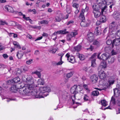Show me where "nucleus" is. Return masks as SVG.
<instances>
[{"mask_svg": "<svg viewBox=\"0 0 120 120\" xmlns=\"http://www.w3.org/2000/svg\"><path fill=\"white\" fill-rule=\"evenodd\" d=\"M120 44V38L115 39L113 41L112 45V48H113L114 47V45H118Z\"/></svg>", "mask_w": 120, "mask_h": 120, "instance_id": "11", "label": "nucleus"}, {"mask_svg": "<svg viewBox=\"0 0 120 120\" xmlns=\"http://www.w3.org/2000/svg\"><path fill=\"white\" fill-rule=\"evenodd\" d=\"M106 12L103 11V14L101 12V15L100 16V20L102 22H106L107 19L105 16V14L104 13H105Z\"/></svg>", "mask_w": 120, "mask_h": 120, "instance_id": "14", "label": "nucleus"}, {"mask_svg": "<svg viewBox=\"0 0 120 120\" xmlns=\"http://www.w3.org/2000/svg\"><path fill=\"white\" fill-rule=\"evenodd\" d=\"M82 90H80V88L78 87L77 86L75 85L72 86L70 89V91L71 93L74 94V95L71 97L73 104H74V100L75 99V95L78 93L79 92H80Z\"/></svg>", "mask_w": 120, "mask_h": 120, "instance_id": "2", "label": "nucleus"}, {"mask_svg": "<svg viewBox=\"0 0 120 120\" xmlns=\"http://www.w3.org/2000/svg\"><path fill=\"white\" fill-rule=\"evenodd\" d=\"M94 34L96 35L101 34V33L100 27H97L95 29L94 32Z\"/></svg>", "mask_w": 120, "mask_h": 120, "instance_id": "20", "label": "nucleus"}, {"mask_svg": "<svg viewBox=\"0 0 120 120\" xmlns=\"http://www.w3.org/2000/svg\"><path fill=\"white\" fill-rule=\"evenodd\" d=\"M83 87L86 90H87L88 89V86L86 84H84L83 85Z\"/></svg>", "mask_w": 120, "mask_h": 120, "instance_id": "61", "label": "nucleus"}, {"mask_svg": "<svg viewBox=\"0 0 120 120\" xmlns=\"http://www.w3.org/2000/svg\"><path fill=\"white\" fill-rule=\"evenodd\" d=\"M78 33L77 32H72L70 34L67 35V39L68 41H70L71 38L73 37H75V36Z\"/></svg>", "mask_w": 120, "mask_h": 120, "instance_id": "7", "label": "nucleus"}, {"mask_svg": "<svg viewBox=\"0 0 120 120\" xmlns=\"http://www.w3.org/2000/svg\"><path fill=\"white\" fill-rule=\"evenodd\" d=\"M82 20H84L85 19L84 14H80L79 17Z\"/></svg>", "mask_w": 120, "mask_h": 120, "instance_id": "49", "label": "nucleus"}, {"mask_svg": "<svg viewBox=\"0 0 120 120\" xmlns=\"http://www.w3.org/2000/svg\"><path fill=\"white\" fill-rule=\"evenodd\" d=\"M35 74L37 75L39 78H40L41 76L40 72L38 71H35L33 72H32V74Z\"/></svg>", "mask_w": 120, "mask_h": 120, "instance_id": "31", "label": "nucleus"}, {"mask_svg": "<svg viewBox=\"0 0 120 120\" xmlns=\"http://www.w3.org/2000/svg\"><path fill=\"white\" fill-rule=\"evenodd\" d=\"M107 60L109 64H111L114 62L115 60V58L112 57V56H108Z\"/></svg>", "mask_w": 120, "mask_h": 120, "instance_id": "17", "label": "nucleus"}, {"mask_svg": "<svg viewBox=\"0 0 120 120\" xmlns=\"http://www.w3.org/2000/svg\"><path fill=\"white\" fill-rule=\"evenodd\" d=\"M112 42H112V41L110 39H108L106 42V44L107 45H111V46L112 44Z\"/></svg>", "mask_w": 120, "mask_h": 120, "instance_id": "41", "label": "nucleus"}, {"mask_svg": "<svg viewBox=\"0 0 120 120\" xmlns=\"http://www.w3.org/2000/svg\"><path fill=\"white\" fill-rule=\"evenodd\" d=\"M55 20L56 22H60L62 19H64L63 17L62 14H60L55 17Z\"/></svg>", "mask_w": 120, "mask_h": 120, "instance_id": "15", "label": "nucleus"}, {"mask_svg": "<svg viewBox=\"0 0 120 120\" xmlns=\"http://www.w3.org/2000/svg\"><path fill=\"white\" fill-rule=\"evenodd\" d=\"M69 58L70 59V60H69V62L72 63H73L75 60L74 57L73 56H71Z\"/></svg>", "mask_w": 120, "mask_h": 120, "instance_id": "40", "label": "nucleus"}, {"mask_svg": "<svg viewBox=\"0 0 120 120\" xmlns=\"http://www.w3.org/2000/svg\"><path fill=\"white\" fill-rule=\"evenodd\" d=\"M20 80V79L18 77L14 79L13 80H9L8 81V85L11 84L12 82H14L15 83H18Z\"/></svg>", "mask_w": 120, "mask_h": 120, "instance_id": "13", "label": "nucleus"}, {"mask_svg": "<svg viewBox=\"0 0 120 120\" xmlns=\"http://www.w3.org/2000/svg\"><path fill=\"white\" fill-rule=\"evenodd\" d=\"M34 80L33 79L30 80V81L28 83V85H27L28 86H30L31 85V87L33 88H34V86H36V85H35L34 84Z\"/></svg>", "mask_w": 120, "mask_h": 120, "instance_id": "26", "label": "nucleus"}, {"mask_svg": "<svg viewBox=\"0 0 120 120\" xmlns=\"http://www.w3.org/2000/svg\"><path fill=\"white\" fill-rule=\"evenodd\" d=\"M0 25H4L5 24L7 25H8V23L5 21H3L2 20H0Z\"/></svg>", "mask_w": 120, "mask_h": 120, "instance_id": "43", "label": "nucleus"}, {"mask_svg": "<svg viewBox=\"0 0 120 120\" xmlns=\"http://www.w3.org/2000/svg\"><path fill=\"white\" fill-rule=\"evenodd\" d=\"M117 53V52H116L113 50L111 52L112 55H116Z\"/></svg>", "mask_w": 120, "mask_h": 120, "instance_id": "54", "label": "nucleus"}, {"mask_svg": "<svg viewBox=\"0 0 120 120\" xmlns=\"http://www.w3.org/2000/svg\"><path fill=\"white\" fill-rule=\"evenodd\" d=\"M63 63V62L62 61V60H60V61L56 64L57 65H61Z\"/></svg>", "mask_w": 120, "mask_h": 120, "instance_id": "63", "label": "nucleus"}, {"mask_svg": "<svg viewBox=\"0 0 120 120\" xmlns=\"http://www.w3.org/2000/svg\"><path fill=\"white\" fill-rule=\"evenodd\" d=\"M116 103L118 106H120V99H119L117 100Z\"/></svg>", "mask_w": 120, "mask_h": 120, "instance_id": "58", "label": "nucleus"}, {"mask_svg": "<svg viewBox=\"0 0 120 120\" xmlns=\"http://www.w3.org/2000/svg\"><path fill=\"white\" fill-rule=\"evenodd\" d=\"M3 56L4 58L5 59L8 58V56L6 54H3Z\"/></svg>", "mask_w": 120, "mask_h": 120, "instance_id": "57", "label": "nucleus"}, {"mask_svg": "<svg viewBox=\"0 0 120 120\" xmlns=\"http://www.w3.org/2000/svg\"><path fill=\"white\" fill-rule=\"evenodd\" d=\"M21 51L18 52L16 56L19 59H20L23 56L24 53H20Z\"/></svg>", "mask_w": 120, "mask_h": 120, "instance_id": "29", "label": "nucleus"}, {"mask_svg": "<svg viewBox=\"0 0 120 120\" xmlns=\"http://www.w3.org/2000/svg\"><path fill=\"white\" fill-rule=\"evenodd\" d=\"M40 23L41 24H47L48 23V22L47 20H43L41 21L40 22Z\"/></svg>", "mask_w": 120, "mask_h": 120, "instance_id": "47", "label": "nucleus"}, {"mask_svg": "<svg viewBox=\"0 0 120 120\" xmlns=\"http://www.w3.org/2000/svg\"><path fill=\"white\" fill-rule=\"evenodd\" d=\"M74 73V72L72 71L68 73L67 75V77L68 78L71 77L72 76Z\"/></svg>", "mask_w": 120, "mask_h": 120, "instance_id": "39", "label": "nucleus"}, {"mask_svg": "<svg viewBox=\"0 0 120 120\" xmlns=\"http://www.w3.org/2000/svg\"><path fill=\"white\" fill-rule=\"evenodd\" d=\"M28 69L27 67H24V68L22 69V71H23L24 72L26 71H27L28 70Z\"/></svg>", "mask_w": 120, "mask_h": 120, "instance_id": "55", "label": "nucleus"}, {"mask_svg": "<svg viewBox=\"0 0 120 120\" xmlns=\"http://www.w3.org/2000/svg\"><path fill=\"white\" fill-rule=\"evenodd\" d=\"M116 34L117 35L120 37V30H118Z\"/></svg>", "mask_w": 120, "mask_h": 120, "instance_id": "64", "label": "nucleus"}, {"mask_svg": "<svg viewBox=\"0 0 120 120\" xmlns=\"http://www.w3.org/2000/svg\"><path fill=\"white\" fill-rule=\"evenodd\" d=\"M17 22L14 21H11L9 23L10 26H15L16 25Z\"/></svg>", "mask_w": 120, "mask_h": 120, "instance_id": "45", "label": "nucleus"}, {"mask_svg": "<svg viewBox=\"0 0 120 120\" xmlns=\"http://www.w3.org/2000/svg\"><path fill=\"white\" fill-rule=\"evenodd\" d=\"M66 29H65L64 30H59L56 32V34H65L68 33V31H66Z\"/></svg>", "mask_w": 120, "mask_h": 120, "instance_id": "25", "label": "nucleus"}, {"mask_svg": "<svg viewBox=\"0 0 120 120\" xmlns=\"http://www.w3.org/2000/svg\"><path fill=\"white\" fill-rule=\"evenodd\" d=\"M87 38L88 40L90 42H91L92 41L94 38L93 33L91 32L87 34Z\"/></svg>", "mask_w": 120, "mask_h": 120, "instance_id": "9", "label": "nucleus"}, {"mask_svg": "<svg viewBox=\"0 0 120 120\" xmlns=\"http://www.w3.org/2000/svg\"><path fill=\"white\" fill-rule=\"evenodd\" d=\"M115 81L114 79H109L108 81V83L109 84V85H110L111 84H113Z\"/></svg>", "mask_w": 120, "mask_h": 120, "instance_id": "36", "label": "nucleus"}, {"mask_svg": "<svg viewBox=\"0 0 120 120\" xmlns=\"http://www.w3.org/2000/svg\"><path fill=\"white\" fill-rule=\"evenodd\" d=\"M13 44L17 48L19 49L21 48L20 45L19 44V43L15 41H14L13 42Z\"/></svg>", "mask_w": 120, "mask_h": 120, "instance_id": "33", "label": "nucleus"}, {"mask_svg": "<svg viewBox=\"0 0 120 120\" xmlns=\"http://www.w3.org/2000/svg\"><path fill=\"white\" fill-rule=\"evenodd\" d=\"M70 56L69 54L68 53H67L66 55V56L67 58V60H68L69 62V60H70V59L69 58L70 57Z\"/></svg>", "mask_w": 120, "mask_h": 120, "instance_id": "53", "label": "nucleus"}, {"mask_svg": "<svg viewBox=\"0 0 120 120\" xmlns=\"http://www.w3.org/2000/svg\"><path fill=\"white\" fill-rule=\"evenodd\" d=\"M33 88L31 87V85L28 86H27L26 87V86L24 88V94H26L30 92L31 90L32 89H33Z\"/></svg>", "mask_w": 120, "mask_h": 120, "instance_id": "10", "label": "nucleus"}, {"mask_svg": "<svg viewBox=\"0 0 120 120\" xmlns=\"http://www.w3.org/2000/svg\"><path fill=\"white\" fill-rule=\"evenodd\" d=\"M38 85H43L44 83V80L42 79H39L38 81Z\"/></svg>", "mask_w": 120, "mask_h": 120, "instance_id": "28", "label": "nucleus"}, {"mask_svg": "<svg viewBox=\"0 0 120 120\" xmlns=\"http://www.w3.org/2000/svg\"><path fill=\"white\" fill-rule=\"evenodd\" d=\"M74 49L77 52L79 51L81 49V46L79 45L75 47Z\"/></svg>", "mask_w": 120, "mask_h": 120, "instance_id": "34", "label": "nucleus"}, {"mask_svg": "<svg viewBox=\"0 0 120 120\" xmlns=\"http://www.w3.org/2000/svg\"><path fill=\"white\" fill-rule=\"evenodd\" d=\"M93 44L97 47H99L100 45V41L98 39H95L93 41Z\"/></svg>", "mask_w": 120, "mask_h": 120, "instance_id": "18", "label": "nucleus"}, {"mask_svg": "<svg viewBox=\"0 0 120 120\" xmlns=\"http://www.w3.org/2000/svg\"><path fill=\"white\" fill-rule=\"evenodd\" d=\"M117 88L114 89V96H115L116 95H117L116 97L120 96V91L118 90V89L120 90V83H118L116 86Z\"/></svg>", "mask_w": 120, "mask_h": 120, "instance_id": "4", "label": "nucleus"}, {"mask_svg": "<svg viewBox=\"0 0 120 120\" xmlns=\"http://www.w3.org/2000/svg\"><path fill=\"white\" fill-rule=\"evenodd\" d=\"M33 79L32 77L30 76H28L26 78V82L28 83L31 80Z\"/></svg>", "mask_w": 120, "mask_h": 120, "instance_id": "32", "label": "nucleus"}, {"mask_svg": "<svg viewBox=\"0 0 120 120\" xmlns=\"http://www.w3.org/2000/svg\"><path fill=\"white\" fill-rule=\"evenodd\" d=\"M100 6L99 5L95 4L93 5V11H98L99 10Z\"/></svg>", "mask_w": 120, "mask_h": 120, "instance_id": "24", "label": "nucleus"}, {"mask_svg": "<svg viewBox=\"0 0 120 120\" xmlns=\"http://www.w3.org/2000/svg\"><path fill=\"white\" fill-rule=\"evenodd\" d=\"M77 56L78 58H79L81 60H83L84 59V55L82 54H80L79 53H77Z\"/></svg>", "mask_w": 120, "mask_h": 120, "instance_id": "30", "label": "nucleus"}, {"mask_svg": "<svg viewBox=\"0 0 120 120\" xmlns=\"http://www.w3.org/2000/svg\"><path fill=\"white\" fill-rule=\"evenodd\" d=\"M98 71V75L99 78L101 79H104L106 77V75L105 72L101 70Z\"/></svg>", "mask_w": 120, "mask_h": 120, "instance_id": "8", "label": "nucleus"}, {"mask_svg": "<svg viewBox=\"0 0 120 120\" xmlns=\"http://www.w3.org/2000/svg\"><path fill=\"white\" fill-rule=\"evenodd\" d=\"M68 14H70L71 13V8L69 6H67L66 8Z\"/></svg>", "mask_w": 120, "mask_h": 120, "instance_id": "48", "label": "nucleus"}, {"mask_svg": "<svg viewBox=\"0 0 120 120\" xmlns=\"http://www.w3.org/2000/svg\"><path fill=\"white\" fill-rule=\"evenodd\" d=\"M72 6L74 7L77 8L79 7V5L78 4L74 3L73 4Z\"/></svg>", "mask_w": 120, "mask_h": 120, "instance_id": "50", "label": "nucleus"}, {"mask_svg": "<svg viewBox=\"0 0 120 120\" xmlns=\"http://www.w3.org/2000/svg\"><path fill=\"white\" fill-rule=\"evenodd\" d=\"M90 79L91 81L95 83L97 82L98 79L97 76L95 75H92L90 77Z\"/></svg>", "mask_w": 120, "mask_h": 120, "instance_id": "22", "label": "nucleus"}, {"mask_svg": "<svg viewBox=\"0 0 120 120\" xmlns=\"http://www.w3.org/2000/svg\"><path fill=\"white\" fill-rule=\"evenodd\" d=\"M97 54L96 53H95L93 54L89 58L90 60L91 61H92V60L94 59H96L95 58Z\"/></svg>", "mask_w": 120, "mask_h": 120, "instance_id": "35", "label": "nucleus"}, {"mask_svg": "<svg viewBox=\"0 0 120 120\" xmlns=\"http://www.w3.org/2000/svg\"><path fill=\"white\" fill-rule=\"evenodd\" d=\"M93 13L94 14V17L96 18H98L101 15V13L99 10L98 11H93Z\"/></svg>", "mask_w": 120, "mask_h": 120, "instance_id": "19", "label": "nucleus"}, {"mask_svg": "<svg viewBox=\"0 0 120 120\" xmlns=\"http://www.w3.org/2000/svg\"><path fill=\"white\" fill-rule=\"evenodd\" d=\"M37 86H36L34 87L30 92L31 94L35 96L36 98H42L43 94L46 92H49L50 91V88L48 86H46L44 87H41L39 89V90L37 91L36 87Z\"/></svg>", "mask_w": 120, "mask_h": 120, "instance_id": "1", "label": "nucleus"}, {"mask_svg": "<svg viewBox=\"0 0 120 120\" xmlns=\"http://www.w3.org/2000/svg\"><path fill=\"white\" fill-rule=\"evenodd\" d=\"M5 8V9L10 12L13 13L14 12V10L13 8L9 5L6 6Z\"/></svg>", "mask_w": 120, "mask_h": 120, "instance_id": "23", "label": "nucleus"}, {"mask_svg": "<svg viewBox=\"0 0 120 120\" xmlns=\"http://www.w3.org/2000/svg\"><path fill=\"white\" fill-rule=\"evenodd\" d=\"M101 103L102 105L104 106H106L107 105V102L104 100H103L101 101Z\"/></svg>", "mask_w": 120, "mask_h": 120, "instance_id": "42", "label": "nucleus"}, {"mask_svg": "<svg viewBox=\"0 0 120 120\" xmlns=\"http://www.w3.org/2000/svg\"><path fill=\"white\" fill-rule=\"evenodd\" d=\"M84 21L85 20H82L80 23L81 26L82 27H85L88 25V24L86 21Z\"/></svg>", "mask_w": 120, "mask_h": 120, "instance_id": "27", "label": "nucleus"}, {"mask_svg": "<svg viewBox=\"0 0 120 120\" xmlns=\"http://www.w3.org/2000/svg\"><path fill=\"white\" fill-rule=\"evenodd\" d=\"M107 64L105 62L103 61L100 63V65L98 67V71H99L101 70V68H106Z\"/></svg>", "mask_w": 120, "mask_h": 120, "instance_id": "12", "label": "nucleus"}, {"mask_svg": "<svg viewBox=\"0 0 120 120\" xmlns=\"http://www.w3.org/2000/svg\"><path fill=\"white\" fill-rule=\"evenodd\" d=\"M97 4L99 5H101V6L103 7L104 6V7H102V8H101V13L102 14H103V11L106 12L107 10V8L108 7V6H107L105 4H104L103 3V0H96Z\"/></svg>", "mask_w": 120, "mask_h": 120, "instance_id": "3", "label": "nucleus"}, {"mask_svg": "<svg viewBox=\"0 0 120 120\" xmlns=\"http://www.w3.org/2000/svg\"><path fill=\"white\" fill-rule=\"evenodd\" d=\"M96 59H94L92 60L91 61V66L93 67H95L96 66V64L95 63Z\"/></svg>", "mask_w": 120, "mask_h": 120, "instance_id": "37", "label": "nucleus"}, {"mask_svg": "<svg viewBox=\"0 0 120 120\" xmlns=\"http://www.w3.org/2000/svg\"><path fill=\"white\" fill-rule=\"evenodd\" d=\"M22 71L20 69H18L17 71V73L19 74H20L22 72Z\"/></svg>", "mask_w": 120, "mask_h": 120, "instance_id": "62", "label": "nucleus"}, {"mask_svg": "<svg viewBox=\"0 0 120 120\" xmlns=\"http://www.w3.org/2000/svg\"><path fill=\"white\" fill-rule=\"evenodd\" d=\"M57 50L56 49H53L51 50L50 51V52L53 54H54L56 52Z\"/></svg>", "mask_w": 120, "mask_h": 120, "instance_id": "51", "label": "nucleus"}, {"mask_svg": "<svg viewBox=\"0 0 120 120\" xmlns=\"http://www.w3.org/2000/svg\"><path fill=\"white\" fill-rule=\"evenodd\" d=\"M32 59H30L29 60L26 61V64H31V63L32 62Z\"/></svg>", "mask_w": 120, "mask_h": 120, "instance_id": "56", "label": "nucleus"}, {"mask_svg": "<svg viewBox=\"0 0 120 120\" xmlns=\"http://www.w3.org/2000/svg\"><path fill=\"white\" fill-rule=\"evenodd\" d=\"M18 89V88H16V86L13 85L10 88V90L11 92L16 93L17 92Z\"/></svg>", "mask_w": 120, "mask_h": 120, "instance_id": "21", "label": "nucleus"}, {"mask_svg": "<svg viewBox=\"0 0 120 120\" xmlns=\"http://www.w3.org/2000/svg\"><path fill=\"white\" fill-rule=\"evenodd\" d=\"M87 96L86 95H85L83 98L84 100L86 101H88V99L87 98Z\"/></svg>", "mask_w": 120, "mask_h": 120, "instance_id": "60", "label": "nucleus"}, {"mask_svg": "<svg viewBox=\"0 0 120 120\" xmlns=\"http://www.w3.org/2000/svg\"><path fill=\"white\" fill-rule=\"evenodd\" d=\"M111 101L113 105H115L116 104L115 99L113 97H112L111 98Z\"/></svg>", "mask_w": 120, "mask_h": 120, "instance_id": "46", "label": "nucleus"}, {"mask_svg": "<svg viewBox=\"0 0 120 120\" xmlns=\"http://www.w3.org/2000/svg\"><path fill=\"white\" fill-rule=\"evenodd\" d=\"M109 28L112 30V31H114L117 30L118 26L115 22L113 21L110 24Z\"/></svg>", "mask_w": 120, "mask_h": 120, "instance_id": "6", "label": "nucleus"}, {"mask_svg": "<svg viewBox=\"0 0 120 120\" xmlns=\"http://www.w3.org/2000/svg\"><path fill=\"white\" fill-rule=\"evenodd\" d=\"M100 53H99L97 56V58L100 59L102 60H107L108 55L106 53H104L101 55L100 56Z\"/></svg>", "mask_w": 120, "mask_h": 120, "instance_id": "5", "label": "nucleus"}, {"mask_svg": "<svg viewBox=\"0 0 120 120\" xmlns=\"http://www.w3.org/2000/svg\"><path fill=\"white\" fill-rule=\"evenodd\" d=\"M19 92L21 94H24V89L23 88H20L19 90Z\"/></svg>", "mask_w": 120, "mask_h": 120, "instance_id": "44", "label": "nucleus"}, {"mask_svg": "<svg viewBox=\"0 0 120 120\" xmlns=\"http://www.w3.org/2000/svg\"><path fill=\"white\" fill-rule=\"evenodd\" d=\"M99 94V93L97 90H95L92 92V95L94 96H97Z\"/></svg>", "mask_w": 120, "mask_h": 120, "instance_id": "38", "label": "nucleus"}, {"mask_svg": "<svg viewBox=\"0 0 120 120\" xmlns=\"http://www.w3.org/2000/svg\"><path fill=\"white\" fill-rule=\"evenodd\" d=\"M115 4L113 3H111L110 4V5L109 6L110 9V11L112 7H114Z\"/></svg>", "mask_w": 120, "mask_h": 120, "instance_id": "52", "label": "nucleus"}, {"mask_svg": "<svg viewBox=\"0 0 120 120\" xmlns=\"http://www.w3.org/2000/svg\"><path fill=\"white\" fill-rule=\"evenodd\" d=\"M114 18L116 20H119L120 19V13L118 12L115 11L113 14Z\"/></svg>", "mask_w": 120, "mask_h": 120, "instance_id": "16", "label": "nucleus"}, {"mask_svg": "<svg viewBox=\"0 0 120 120\" xmlns=\"http://www.w3.org/2000/svg\"><path fill=\"white\" fill-rule=\"evenodd\" d=\"M74 21L72 20H71L69 21L67 23V25H69L71 24H72L74 23Z\"/></svg>", "mask_w": 120, "mask_h": 120, "instance_id": "59", "label": "nucleus"}]
</instances>
